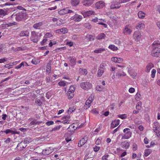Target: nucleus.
<instances>
[{
    "mask_svg": "<svg viewBox=\"0 0 160 160\" xmlns=\"http://www.w3.org/2000/svg\"><path fill=\"white\" fill-rule=\"evenodd\" d=\"M120 120L119 119L113 121L111 124V126L114 128L118 126L119 124Z\"/></svg>",
    "mask_w": 160,
    "mask_h": 160,
    "instance_id": "obj_17",
    "label": "nucleus"
},
{
    "mask_svg": "<svg viewBox=\"0 0 160 160\" xmlns=\"http://www.w3.org/2000/svg\"><path fill=\"white\" fill-rule=\"evenodd\" d=\"M29 32L28 30H23L20 31L19 35L21 37L29 36Z\"/></svg>",
    "mask_w": 160,
    "mask_h": 160,
    "instance_id": "obj_10",
    "label": "nucleus"
},
{
    "mask_svg": "<svg viewBox=\"0 0 160 160\" xmlns=\"http://www.w3.org/2000/svg\"><path fill=\"white\" fill-rule=\"evenodd\" d=\"M144 24L141 23L139 22L138 25L136 26V28L138 29H139L143 28Z\"/></svg>",
    "mask_w": 160,
    "mask_h": 160,
    "instance_id": "obj_33",
    "label": "nucleus"
},
{
    "mask_svg": "<svg viewBox=\"0 0 160 160\" xmlns=\"http://www.w3.org/2000/svg\"><path fill=\"white\" fill-rule=\"evenodd\" d=\"M52 34L50 33H49V32H48V33H47L45 35V37H46V38H49V37H51L52 36Z\"/></svg>",
    "mask_w": 160,
    "mask_h": 160,
    "instance_id": "obj_56",
    "label": "nucleus"
},
{
    "mask_svg": "<svg viewBox=\"0 0 160 160\" xmlns=\"http://www.w3.org/2000/svg\"><path fill=\"white\" fill-rule=\"evenodd\" d=\"M7 14V12L4 11L3 9H0V15L5 16Z\"/></svg>",
    "mask_w": 160,
    "mask_h": 160,
    "instance_id": "obj_42",
    "label": "nucleus"
},
{
    "mask_svg": "<svg viewBox=\"0 0 160 160\" xmlns=\"http://www.w3.org/2000/svg\"><path fill=\"white\" fill-rule=\"evenodd\" d=\"M153 130L156 133L158 137L160 135V126L159 123L157 122H155L153 126Z\"/></svg>",
    "mask_w": 160,
    "mask_h": 160,
    "instance_id": "obj_3",
    "label": "nucleus"
},
{
    "mask_svg": "<svg viewBox=\"0 0 160 160\" xmlns=\"http://www.w3.org/2000/svg\"><path fill=\"white\" fill-rule=\"evenodd\" d=\"M61 127V126L60 125L57 126L56 127L53 128L52 130V131H55L59 130Z\"/></svg>",
    "mask_w": 160,
    "mask_h": 160,
    "instance_id": "obj_55",
    "label": "nucleus"
},
{
    "mask_svg": "<svg viewBox=\"0 0 160 160\" xmlns=\"http://www.w3.org/2000/svg\"><path fill=\"white\" fill-rule=\"evenodd\" d=\"M79 3V0H72L71 4L73 6L77 5Z\"/></svg>",
    "mask_w": 160,
    "mask_h": 160,
    "instance_id": "obj_32",
    "label": "nucleus"
},
{
    "mask_svg": "<svg viewBox=\"0 0 160 160\" xmlns=\"http://www.w3.org/2000/svg\"><path fill=\"white\" fill-rule=\"evenodd\" d=\"M86 38L87 39V40L88 41H91L92 40H93L94 39V38L92 35H87L86 36Z\"/></svg>",
    "mask_w": 160,
    "mask_h": 160,
    "instance_id": "obj_31",
    "label": "nucleus"
},
{
    "mask_svg": "<svg viewBox=\"0 0 160 160\" xmlns=\"http://www.w3.org/2000/svg\"><path fill=\"white\" fill-rule=\"evenodd\" d=\"M121 7V5L119 4L118 6H116L115 5H111V9H118L119 8Z\"/></svg>",
    "mask_w": 160,
    "mask_h": 160,
    "instance_id": "obj_48",
    "label": "nucleus"
},
{
    "mask_svg": "<svg viewBox=\"0 0 160 160\" xmlns=\"http://www.w3.org/2000/svg\"><path fill=\"white\" fill-rule=\"evenodd\" d=\"M122 147L124 149H128L129 147V143L126 141L122 142L121 143Z\"/></svg>",
    "mask_w": 160,
    "mask_h": 160,
    "instance_id": "obj_14",
    "label": "nucleus"
},
{
    "mask_svg": "<svg viewBox=\"0 0 160 160\" xmlns=\"http://www.w3.org/2000/svg\"><path fill=\"white\" fill-rule=\"evenodd\" d=\"M53 124L54 122L52 121H48L46 123V124L48 126L53 125Z\"/></svg>",
    "mask_w": 160,
    "mask_h": 160,
    "instance_id": "obj_61",
    "label": "nucleus"
},
{
    "mask_svg": "<svg viewBox=\"0 0 160 160\" xmlns=\"http://www.w3.org/2000/svg\"><path fill=\"white\" fill-rule=\"evenodd\" d=\"M62 121V123L63 124H68L70 122V120L68 119H64Z\"/></svg>",
    "mask_w": 160,
    "mask_h": 160,
    "instance_id": "obj_51",
    "label": "nucleus"
},
{
    "mask_svg": "<svg viewBox=\"0 0 160 160\" xmlns=\"http://www.w3.org/2000/svg\"><path fill=\"white\" fill-rule=\"evenodd\" d=\"M99 149L100 147L96 145L93 148V150L95 152H98L99 150Z\"/></svg>",
    "mask_w": 160,
    "mask_h": 160,
    "instance_id": "obj_54",
    "label": "nucleus"
},
{
    "mask_svg": "<svg viewBox=\"0 0 160 160\" xmlns=\"http://www.w3.org/2000/svg\"><path fill=\"white\" fill-rule=\"evenodd\" d=\"M88 139V138L86 137H84L81 139L79 142L80 143H81V144L83 145L85 144Z\"/></svg>",
    "mask_w": 160,
    "mask_h": 160,
    "instance_id": "obj_26",
    "label": "nucleus"
},
{
    "mask_svg": "<svg viewBox=\"0 0 160 160\" xmlns=\"http://www.w3.org/2000/svg\"><path fill=\"white\" fill-rule=\"evenodd\" d=\"M30 39L34 43H37L38 41V37L37 35L36 32L35 31L32 32Z\"/></svg>",
    "mask_w": 160,
    "mask_h": 160,
    "instance_id": "obj_6",
    "label": "nucleus"
},
{
    "mask_svg": "<svg viewBox=\"0 0 160 160\" xmlns=\"http://www.w3.org/2000/svg\"><path fill=\"white\" fill-rule=\"evenodd\" d=\"M108 155H106L102 157V160H108L107 158L108 157Z\"/></svg>",
    "mask_w": 160,
    "mask_h": 160,
    "instance_id": "obj_62",
    "label": "nucleus"
},
{
    "mask_svg": "<svg viewBox=\"0 0 160 160\" xmlns=\"http://www.w3.org/2000/svg\"><path fill=\"white\" fill-rule=\"evenodd\" d=\"M134 38L136 41H138L139 40L141 37V35L140 32L139 31H136L133 35Z\"/></svg>",
    "mask_w": 160,
    "mask_h": 160,
    "instance_id": "obj_9",
    "label": "nucleus"
},
{
    "mask_svg": "<svg viewBox=\"0 0 160 160\" xmlns=\"http://www.w3.org/2000/svg\"><path fill=\"white\" fill-rule=\"evenodd\" d=\"M108 48L113 51H115L118 49L117 47L115 46V45H110L109 46Z\"/></svg>",
    "mask_w": 160,
    "mask_h": 160,
    "instance_id": "obj_37",
    "label": "nucleus"
},
{
    "mask_svg": "<svg viewBox=\"0 0 160 160\" xmlns=\"http://www.w3.org/2000/svg\"><path fill=\"white\" fill-rule=\"evenodd\" d=\"M2 132H4L6 133V134H7L9 133H11L12 134H14V131L10 129H7L5 131H2Z\"/></svg>",
    "mask_w": 160,
    "mask_h": 160,
    "instance_id": "obj_29",
    "label": "nucleus"
},
{
    "mask_svg": "<svg viewBox=\"0 0 160 160\" xmlns=\"http://www.w3.org/2000/svg\"><path fill=\"white\" fill-rule=\"evenodd\" d=\"M91 101H89L87 100L84 106V108H86L87 109L89 108L91 106Z\"/></svg>",
    "mask_w": 160,
    "mask_h": 160,
    "instance_id": "obj_28",
    "label": "nucleus"
},
{
    "mask_svg": "<svg viewBox=\"0 0 160 160\" xmlns=\"http://www.w3.org/2000/svg\"><path fill=\"white\" fill-rule=\"evenodd\" d=\"M145 14L142 11H140L138 12V16L139 18H143L145 17Z\"/></svg>",
    "mask_w": 160,
    "mask_h": 160,
    "instance_id": "obj_24",
    "label": "nucleus"
},
{
    "mask_svg": "<svg viewBox=\"0 0 160 160\" xmlns=\"http://www.w3.org/2000/svg\"><path fill=\"white\" fill-rule=\"evenodd\" d=\"M154 67V65L152 63H148L146 67V72H149L150 70Z\"/></svg>",
    "mask_w": 160,
    "mask_h": 160,
    "instance_id": "obj_20",
    "label": "nucleus"
},
{
    "mask_svg": "<svg viewBox=\"0 0 160 160\" xmlns=\"http://www.w3.org/2000/svg\"><path fill=\"white\" fill-rule=\"evenodd\" d=\"M118 117L122 119H124L127 118L126 115L125 114L122 115H118Z\"/></svg>",
    "mask_w": 160,
    "mask_h": 160,
    "instance_id": "obj_49",
    "label": "nucleus"
},
{
    "mask_svg": "<svg viewBox=\"0 0 160 160\" xmlns=\"http://www.w3.org/2000/svg\"><path fill=\"white\" fill-rule=\"evenodd\" d=\"M132 149L134 151L136 150L137 149V147L136 144L134 143L132 145Z\"/></svg>",
    "mask_w": 160,
    "mask_h": 160,
    "instance_id": "obj_63",
    "label": "nucleus"
},
{
    "mask_svg": "<svg viewBox=\"0 0 160 160\" xmlns=\"http://www.w3.org/2000/svg\"><path fill=\"white\" fill-rule=\"evenodd\" d=\"M95 143L97 145H99L101 143V141L99 138H98L96 140Z\"/></svg>",
    "mask_w": 160,
    "mask_h": 160,
    "instance_id": "obj_60",
    "label": "nucleus"
},
{
    "mask_svg": "<svg viewBox=\"0 0 160 160\" xmlns=\"http://www.w3.org/2000/svg\"><path fill=\"white\" fill-rule=\"evenodd\" d=\"M27 146L26 144H24L23 141L19 143L17 147V148L20 150H22L25 148Z\"/></svg>",
    "mask_w": 160,
    "mask_h": 160,
    "instance_id": "obj_11",
    "label": "nucleus"
},
{
    "mask_svg": "<svg viewBox=\"0 0 160 160\" xmlns=\"http://www.w3.org/2000/svg\"><path fill=\"white\" fill-rule=\"evenodd\" d=\"M32 141V139L29 137L26 138H24V141H23V142L24 143V144L29 143L31 142Z\"/></svg>",
    "mask_w": 160,
    "mask_h": 160,
    "instance_id": "obj_22",
    "label": "nucleus"
},
{
    "mask_svg": "<svg viewBox=\"0 0 160 160\" xmlns=\"http://www.w3.org/2000/svg\"><path fill=\"white\" fill-rule=\"evenodd\" d=\"M94 98V96L93 95L91 94L90 95L87 100L89 101H91V102H92L93 101Z\"/></svg>",
    "mask_w": 160,
    "mask_h": 160,
    "instance_id": "obj_47",
    "label": "nucleus"
},
{
    "mask_svg": "<svg viewBox=\"0 0 160 160\" xmlns=\"http://www.w3.org/2000/svg\"><path fill=\"white\" fill-rule=\"evenodd\" d=\"M35 102L36 103L38 106H41L42 102V101L38 98H36L35 100Z\"/></svg>",
    "mask_w": 160,
    "mask_h": 160,
    "instance_id": "obj_38",
    "label": "nucleus"
},
{
    "mask_svg": "<svg viewBox=\"0 0 160 160\" xmlns=\"http://www.w3.org/2000/svg\"><path fill=\"white\" fill-rule=\"evenodd\" d=\"M93 12L92 11H89L86 12H84L82 13V14H83L84 17V18H86L92 14Z\"/></svg>",
    "mask_w": 160,
    "mask_h": 160,
    "instance_id": "obj_19",
    "label": "nucleus"
},
{
    "mask_svg": "<svg viewBox=\"0 0 160 160\" xmlns=\"http://www.w3.org/2000/svg\"><path fill=\"white\" fill-rule=\"evenodd\" d=\"M51 151L49 149L44 150L42 152V154L44 155H48L51 153Z\"/></svg>",
    "mask_w": 160,
    "mask_h": 160,
    "instance_id": "obj_21",
    "label": "nucleus"
},
{
    "mask_svg": "<svg viewBox=\"0 0 160 160\" xmlns=\"http://www.w3.org/2000/svg\"><path fill=\"white\" fill-rule=\"evenodd\" d=\"M76 59L75 58L70 57L69 61L70 62V64L72 66H74L76 64Z\"/></svg>",
    "mask_w": 160,
    "mask_h": 160,
    "instance_id": "obj_18",
    "label": "nucleus"
},
{
    "mask_svg": "<svg viewBox=\"0 0 160 160\" xmlns=\"http://www.w3.org/2000/svg\"><path fill=\"white\" fill-rule=\"evenodd\" d=\"M82 18V17L77 14H75L74 16L71 18V20H73L75 22H79L81 21Z\"/></svg>",
    "mask_w": 160,
    "mask_h": 160,
    "instance_id": "obj_8",
    "label": "nucleus"
},
{
    "mask_svg": "<svg viewBox=\"0 0 160 160\" xmlns=\"http://www.w3.org/2000/svg\"><path fill=\"white\" fill-rule=\"evenodd\" d=\"M74 94L73 93H72L71 92H68L67 95L68 96V99H71L73 98V97Z\"/></svg>",
    "mask_w": 160,
    "mask_h": 160,
    "instance_id": "obj_46",
    "label": "nucleus"
},
{
    "mask_svg": "<svg viewBox=\"0 0 160 160\" xmlns=\"http://www.w3.org/2000/svg\"><path fill=\"white\" fill-rule=\"evenodd\" d=\"M96 90L98 91H102V88L100 86L98 85L96 87Z\"/></svg>",
    "mask_w": 160,
    "mask_h": 160,
    "instance_id": "obj_59",
    "label": "nucleus"
},
{
    "mask_svg": "<svg viewBox=\"0 0 160 160\" xmlns=\"http://www.w3.org/2000/svg\"><path fill=\"white\" fill-rule=\"evenodd\" d=\"M75 88L73 86H71L68 91V92L73 93L75 91Z\"/></svg>",
    "mask_w": 160,
    "mask_h": 160,
    "instance_id": "obj_41",
    "label": "nucleus"
},
{
    "mask_svg": "<svg viewBox=\"0 0 160 160\" xmlns=\"http://www.w3.org/2000/svg\"><path fill=\"white\" fill-rule=\"evenodd\" d=\"M104 51H105V49L104 48H100L97 50H95L94 52L95 53H101Z\"/></svg>",
    "mask_w": 160,
    "mask_h": 160,
    "instance_id": "obj_36",
    "label": "nucleus"
},
{
    "mask_svg": "<svg viewBox=\"0 0 160 160\" xmlns=\"http://www.w3.org/2000/svg\"><path fill=\"white\" fill-rule=\"evenodd\" d=\"M70 118V115H66L65 116L63 117H62V120H64V119H68L69 120Z\"/></svg>",
    "mask_w": 160,
    "mask_h": 160,
    "instance_id": "obj_58",
    "label": "nucleus"
},
{
    "mask_svg": "<svg viewBox=\"0 0 160 160\" xmlns=\"http://www.w3.org/2000/svg\"><path fill=\"white\" fill-rule=\"evenodd\" d=\"M60 30L62 33L64 34L67 33L68 32V29L66 28H63L60 29Z\"/></svg>",
    "mask_w": 160,
    "mask_h": 160,
    "instance_id": "obj_39",
    "label": "nucleus"
},
{
    "mask_svg": "<svg viewBox=\"0 0 160 160\" xmlns=\"http://www.w3.org/2000/svg\"><path fill=\"white\" fill-rule=\"evenodd\" d=\"M24 66V63L23 62H21L19 65L15 67V68L18 69L21 68L22 66Z\"/></svg>",
    "mask_w": 160,
    "mask_h": 160,
    "instance_id": "obj_50",
    "label": "nucleus"
},
{
    "mask_svg": "<svg viewBox=\"0 0 160 160\" xmlns=\"http://www.w3.org/2000/svg\"><path fill=\"white\" fill-rule=\"evenodd\" d=\"M156 72V70L155 69H153L152 71L151 76L152 78H153L155 76Z\"/></svg>",
    "mask_w": 160,
    "mask_h": 160,
    "instance_id": "obj_45",
    "label": "nucleus"
},
{
    "mask_svg": "<svg viewBox=\"0 0 160 160\" xmlns=\"http://www.w3.org/2000/svg\"><path fill=\"white\" fill-rule=\"evenodd\" d=\"M155 47L153 48L152 52V55L154 57H157L160 56V48Z\"/></svg>",
    "mask_w": 160,
    "mask_h": 160,
    "instance_id": "obj_5",
    "label": "nucleus"
},
{
    "mask_svg": "<svg viewBox=\"0 0 160 160\" xmlns=\"http://www.w3.org/2000/svg\"><path fill=\"white\" fill-rule=\"evenodd\" d=\"M48 40V39H43L42 41H41L40 42L41 45H43L45 44L46 43V42Z\"/></svg>",
    "mask_w": 160,
    "mask_h": 160,
    "instance_id": "obj_57",
    "label": "nucleus"
},
{
    "mask_svg": "<svg viewBox=\"0 0 160 160\" xmlns=\"http://www.w3.org/2000/svg\"><path fill=\"white\" fill-rule=\"evenodd\" d=\"M80 86L82 89L85 90H88L92 88V85L89 82H86L81 83Z\"/></svg>",
    "mask_w": 160,
    "mask_h": 160,
    "instance_id": "obj_4",
    "label": "nucleus"
},
{
    "mask_svg": "<svg viewBox=\"0 0 160 160\" xmlns=\"http://www.w3.org/2000/svg\"><path fill=\"white\" fill-rule=\"evenodd\" d=\"M111 60L112 61H113L115 62H117L118 60V58L117 57H112L111 58Z\"/></svg>",
    "mask_w": 160,
    "mask_h": 160,
    "instance_id": "obj_64",
    "label": "nucleus"
},
{
    "mask_svg": "<svg viewBox=\"0 0 160 160\" xmlns=\"http://www.w3.org/2000/svg\"><path fill=\"white\" fill-rule=\"evenodd\" d=\"M40 123V122H38V121H37L36 120V119H34L32 121L30 124V125H34L35 124H39Z\"/></svg>",
    "mask_w": 160,
    "mask_h": 160,
    "instance_id": "obj_43",
    "label": "nucleus"
},
{
    "mask_svg": "<svg viewBox=\"0 0 160 160\" xmlns=\"http://www.w3.org/2000/svg\"><path fill=\"white\" fill-rule=\"evenodd\" d=\"M27 15L25 13L20 12L16 14H13L11 16V18L12 19H15L17 21H20L27 18Z\"/></svg>",
    "mask_w": 160,
    "mask_h": 160,
    "instance_id": "obj_1",
    "label": "nucleus"
},
{
    "mask_svg": "<svg viewBox=\"0 0 160 160\" xmlns=\"http://www.w3.org/2000/svg\"><path fill=\"white\" fill-rule=\"evenodd\" d=\"M152 46L153 48L156 46L157 48H160V42L158 41H154L152 44Z\"/></svg>",
    "mask_w": 160,
    "mask_h": 160,
    "instance_id": "obj_23",
    "label": "nucleus"
},
{
    "mask_svg": "<svg viewBox=\"0 0 160 160\" xmlns=\"http://www.w3.org/2000/svg\"><path fill=\"white\" fill-rule=\"evenodd\" d=\"M68 10L67 8L62 9L58 11V13L60 14L63 15L67 13V10Z\"/></svg>",
    "mask_w": 160,
    "mask_h": 160,
    "instance_id": "obj_25",
    "label": "nucleus"
},
{
    "mask_svg": "<svg viewBox=\"0 0 160 160\" xmlns=\"http://www.w3.org/2000/svg\"><path fill=\"white\" fill-rule=\"evenodd\" d=\"M42 25V23L41 22H38L35 24H34L33 25V27L34 28L38 29V28Z\"/></svg>",
    "mask_w": 160,
    "mask_h": 160,
    "instance_id": "obj_35",
    "label": "nucleus"
},
{
    "mask_svg": "<svg viewBox=\"0 0 160 160\" xmlns=\"http://www.w3.org/2000/svg\"><path fill=\"white\" fill-rule=\"evenodd\" d=\"M58 85L61 86H64L66 85V83L65 82L61 81L58 82Z\"/></svg>",
    "mask_w": 160,
    "mask_h": 160,
    "instance_id": "obj_52",
    "label": "nucleus"
},
{
    "mask_svg": "<svg viewBox=\"0 0 160 160\" xmlns=\"http://www.w3.org/2000/svg\"><path fill=\"white\" fill-rule=\"evenodd\" d=\"M106 37V35L103 33H101L99 34L97 37V38L98 39H104Z\"/></svg>",
    "mask_w": 160,
    "mask_h": 160,
    "instance_id": "obj_27",
    "label": "nucleus"
},
{
    "mask_svg": "<svg viewBox=\"0 0 160 160\" xmlns=\"http://www.w3.org/2000/svg\"><path fill=\"white\" fill-rule=\"evenodd\" d=\"M52 62V60H50L49 61V62L47 63V68L46 70V72L47 73H49L50 72L51 70V63Z\"/></svg>",
    "mask_w": 160,
    "mask_h": 160,
    "instance_id": "obj_16",
    "label": "nucleus"
},
{
    "mask_svg": "<svg viewBox=\"0 0 160 160\" xmlns=\"http://www.w3.org/2000/svg\"><path fill=\"white\" fill-rule=\"evenodd\" d=\"M132 32V30L131 29V26L127 25L125 26L123 30V33L125 35H129Z\"/></svg>",
    "mask_w": 160,
    "mask_h": 160,
    "instance_id": "obj_7",
    "label": "nucleus"
},
{
    "mask_svg": "<svg viewBox=\"0 0 160 160\" xmlns=\"http://www.w3.org/2000/svg\"><path fill=\"white\" fill-rule=\"evenodd\" d=\"M126 75V74L123 72L122 71H119L116 74V76H124Z\"/></svg>",
    "mask_w": 160,
    "mask_h": 160,
    "instance_id": "obj_34",
    "label": "nucleus"
},
{
    "mask_svg": "<svg viewBox=\"0 0 160 160\" xmlns=\"http://www.w3.org/2000/svg\"><path fill=\"white\" fill-rule=\"evenodd\" d=\"M141 105L142 103L141 102H138L136 106V109L138 110H140L141 108Z\"/></svg>",
    "mask_w": 160,
    "mask_h": 160,
    "instance_id": "obj_44",
    "label": "nucleus"
},
{
    "mask_svg": "<svg viewBox=\"0 0 160 160\" xmlns=\"http://www.w3.org/2000/svg\"><path fill=\"white\" fill-rule=\"evenodd\" d=\"M124 134H122L121 135L122 136V139H128L129 138L132 136V132L130 129L128 128H126L123 130Z\"/></svg>",
    "mask_w": 160,
    "mask_h": 160,
    "instance_id": "obj_2",
    "label": "nucleus"
},
{
    "mask_svg": "<svg viewBox=\"0 0 160 160\" xmlns=\"http://www.w3.org/2000/svg\"><path fill=\"white\" fill-rule=\"evenodd\" d=\"M152 152V150L150 149H148L145 150L144 152V156L146 157L148 156Z\"/></svg>",
    "mask_w": 160,
    "mask_h": 160,
    "instance_id": "obj_30",
    "label": "nucleus"
},
{
    "mask_svg": "<svg viewBox=\"0 0 160 160\" xmlns=\"http://www.w3.org/2000/svg\"><path fill=\"white\" fill-rule=\"evenodd\" d=\"M95 6L97 9H101L105 6V3L102 1H99L96 3Z\"/></svg>",
    "mask_w": 160,
    "mask_h": 160,
    "instance_id": "obj_12",
    "label": "nucleus"
},
{
    "mask_svg": "<svg viewBox=\"0 0 160 160\" xmlns=\"http://www.w3.org/2000/svg\"><path fill=\"white\" fill-rule=\"evenodd\" d=\"M75 109L76 108L74 107H70L68 111V113H71L72 112H74L75 110Z\"/></svg>",
    "mask_w": 160,
    "mask_h": 160,
    "instance_id": "obj_40",
    "label": "nucleus"
},
{
    "mask_svg": "<svg viewBox=\"0 0 160 160\" xmlns=\"http://www.w3.org/2000/svg\"><path fill=\"white\" fill-rule=\"evenodd\" d=\"M93 0H83L82 2L83 5L86 6H90L93 2Z\"/></svg>",
    "mask_w": 160,
    "mask_h": 160,
    "instance_id": "obj_13",
    "label": "nucleus"
},
{
    "mask_svg": "<svg viewBox=\"0 0 160 160\" xmlns=\"http://www.w3.org/2000/svg\"><path fill=\"white\" fill-rule=\"evenodd\" d=\"M102 65H101L98 70L97 76L98 77H101L102 75L104 72V71L102 68Z\"/></svg>",
    "mask_w": 160,
    "mask_h": 160,
    "instance_id": "obj_15",
    "label": "nucleus"
},
{
    "mask_svg": "<svg viewBox=\"0 0 160 160\" xmlns=\"http://www.w3.org/2000/svg\"><path fill=\"white\" fill-rule=\"evenodd\" d=\"M141 96V94L140 93H137L135 96V99L137 100H138L140 98V97Z\"/></svg>",
    "mask_w": 160,
    "mask_h": 160,
    "instance_id": "obj_53",
    "label": "nucleus"
}]
</instances>
